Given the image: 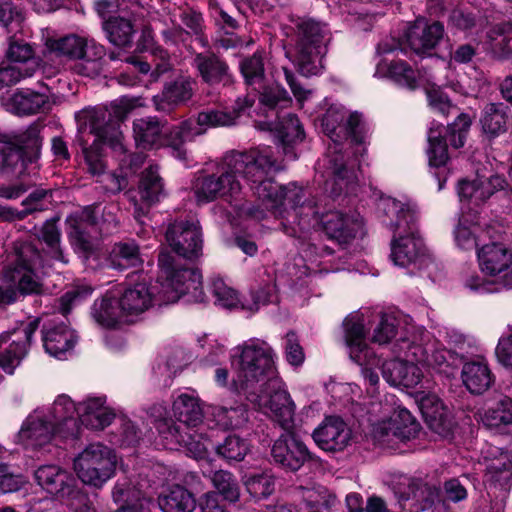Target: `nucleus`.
<instances>
[{
	"mask_svg": "<svg viewBox=\"0 0 512 512\" xmlns=\"http://www.w3.org/2000/svg\"><path fill=\"white\" fill-rule=\"evenodd\" d=\"M279 169L269 149L233 151L225 156L222 167L216 173L196 179L194 194L199 203L233 197L241 191L238 180L241 176L250 185L254 195L275 215L284 196L289 201H296L301 194L295 183L281 186L274 182L272 173Z\"/></svg>",
	"mask_w": 512,
	"mask_h": 512,
	"instance_id": "obj_1",
	"label": "nucleus"
},
{
	"mask_svg": "<svg viewBox=\"0 0 512 512\" xmlns=\"http://www.w3.org/2000/svg\"><path fill=\"white\" fill-rule=\"evenodd\" d=\"M298 188L301 190L298 199L289 201L284 196L275 213V217L283 219L281 226L287 235L295 237L299 232L308 231L322 224L326 235L340 245H345L356 237L361 228L358 220L338 211L326 213L320 218L318 211L315 210L314 201L306 198L302 187Z\"/></svg>",
	"mask_w": 512,
	"mask_h": 512,
	"instance_id": "obj_2",
	"label": "nucleus"
},
{
	"mask_svg": "<svg viewBox=\"0 0 512 512\" xmlns=\"http://www.w3.org/2000/svg\"><path fill=\"white\" fill-rule=\"evenodd\" d=\"M130 100L120 99L112 104V113L105 109H86L80 116L81 129L90 128L104 143H107L118 154L120 170L134 174L144 164L146 155L142 152L127 154L123 144V134L119 121H122L133 109Z\"/></svg>",
	"mask_w": 512,
	"mask_h": 512,
	"instance_id": "obj_3",
	"label": "nucleus"
},
{
	"mask_svg": "<svg viewBox=\"0 0 512 512\" xmlns=\"http://www.w3.org/2000/svg\"><path fill=\"white\" fill-rule=\"evenodd\" d=\"M240 349L236 375L230 389L243 393L246 398L260 404V393L266 383L276 384L273 349L266 342L249 341Z\"/></svg>",
	"mask_w": 512,
	"mask_h": 512,
	"instance_id": "obj_4",
	"label": "nucleus"
},
{
	"mask_svg": "<svg viewBox=\"0 0 512 512\" xmlns=\"http://www.w3.org/2000/svg\"><path fill=\"white\" fill-rule=\"evenodd\" d=\"M291 22L293 44L286 56L303 76L320 74L331 38L327 25L310 17H293Z\"/></svg>",
	"mask_w": 512,
	"mask_h": 512,
	"instance_id": "obj_5",
	"label": "nucleus"
},
{
	"mask_svg": "<svg viewBox=\"0 0 512 512\" xmlns=\"http://www.w3.org/2000/svg\"><path fill=\"white\" fill-rule=\"evenodd\" d=\"M378 207L387 217L388 226L409 233L392 242L391 258L393 262L402 267L415 262L423 251V242L416 237L414 231L418 219L416 205L385 197L380 200Z\"/></svg>",
	"mask_w": 512,
	"mask_h": 512,
	"instance_id": "obj_6",
	"label": "nucleus"
},
{
	"mask_svg": "<svg viewBox=\"0 0 512 512\" xmlns=\"http://www.w3.org/2000/svg\"><path fill=\"white\" fill-rule=\"evenodd\" d=\"M34 477L47 493L61 500L74 512H95L89 497L77 486L74 476L56 465L40 466Z\"/></svg>",
	"mask_w": 512,
	"mask_h": 512,
	"instance_id": "obj_7",
	"label": "nucleus"
},
{
	"mask_svg": "<svg viewBox=\"0 0 512 512\" xmlns=\"http://www.w3.org/2000/svg\"><path fill=\"white\" fill-rule=\"evenodd\" d=\"M43 256L31 243L16 241L10 264L4 272V278L14 286L22 295L42 294V283L34 273L32 267L43 263Z\"/></svg>",
	"mask_w": 512,
	"mask_h": 512,
	"instance_id": "obj_8",
	"label": "nucleus"
},
{
	"mask_svg": "<svg viewBox=\"0 0 512 512\" xmlns=\"http://www.w3.org/2000/svg\"><path fill=\"white\" fill-rule=\"evenodd\" d=\"M117 458L112 449L101 444L88 445L74 460V470L85 484L101 487L115 472Z\"/></svg>",
	"mask_w": 512,
	"mask_h": 512,
	"instance_id": "obj_9",
	"label": "nucleus"
},
{
	"mask_svg": "<svg viewBox=\"0 0 512 512\" xmlns=\"http://www.w3.org/2000/svg\"><path fill=\"white\" fill-rule=\"evenodd\" d=\"M161 276L165 278L162 284L167 302H175L191 290L197 291L202 286V275L193 267L181 266L168 251H162L158 256Z\"/></svg>",
	"mask_w": 512,
	"mask_h": 512,
	"instance_id": "obj_10",
	"label": "nucleus"
},
{
	"mask_svg": "<svg viewBox=\"0 0 512 512\" xmlns=\"http://www.w3.org/2000/svg\"><path fill=\"white\" fill-rule=\"evenodd\" d=\"M344 118L345 112L337 106H330L322 118L323 131L334 142L332 146H329L328 157L330 158L329 163L334 175L335 185L338 186V190H334L335 194H340L343 190L348 191L349 187L357 180L354 170L352 167H348V162L335 138L337 136L336 130L340 127Z\"/></svg>",
	"mask_w": 512,
	"mask_h": 512,
	"instance_id": "obj_11",
	"label": "nucleus"
},
{
	"mask_svg": "<svg viewBox=\"0 0 512 512\" xmlns=\"http://www.w3.org/2000/svg\"><path fill=\"white\" fill-rule=\"evenodd\" d=\"M470 126L469 115L461 113L452 124L448 125L446 136L439 128H431L428 134L427 148L429 165L432 167L446 165L449 160L447 140L453 148L463 147Z\"/></svg>",
	"mask_w": 512,
	"mask_h": 512,
	"instance_id": "obj_12",
	"label": "nucleus"
},
{
	"mask_svg": "<svg viewBox=\"0 0 512 512\" xmlns=\"http://www.w3.org/2000/svg\"><path fill=\"white\" fill-rule=\"evenodd\" d=\"M165 237L178 256L195 260L202 255V230L197 221L176 220L168 226Z\"/></svg>",
	"mask_w": 512,
	"mask_h": 512,
	"instance_id": "obj_13",
	"label": "nucleus"
},
{
	"mask_svg": "<svg viewBox=\"0 0 512 512\" xmlns=\"http://www.w3.org/2000/svg\"><path fill=\"white\" fill-rule=\"evenodd\" d=\"M419 424L406 409H400L388 421L377 424L373 429L374 439L383 446L394 448L399 442L415 438Z\"/></svg>",
	"mask_w": 512,
	"mask_h": 512,
	"instance_id": "obj_14",
	"label": "nucleus"
},
{
	"mask_svg": "<svg viewBox=\"0 0 512 512\" xmlns=\"http://www.w3.org/2000/svg\"><path fill=\"white\" fill-rule=\"evenodd\" d=\"M395 493L403 509L421 512L433 507L439 499V488L421 478H405Z\"/></svg>",
	"mask_w": 512,
	"mask_h": 512,
	"instance_id": "obj_15",
	"label": "nucleus"
},
{
	"mask_svg": "<svg viewBox=\"0 0 512 512\" xmlns=\"http://www.w3.org/2000/svg\"><path fill=\"white\" fill-rule=\"evenodd\" d=\"M313 440L316 445L327 452L343 451L352 438V432L342 418L328 416L313 431Z\"/></svg>",
	"mask_w": 512,
	"mask_h": 512,
	"instance_id": "obj_16",
	"label": "nucleus"
},
{
	"mask_svg": "<svg viewBox=\"0 0 512 512\" xmlns=\"http://www.w3.org/2000/svg\"><path fill=\"white\" fill-rule=\"evenodd\" d=\"M273 460L282 467L299 470L305 462L312 458L305 443L294 434H283L273 444L271 449Z\"/></svg>",
	"mask_w": 512,
	"mask_h": 512,
	"instance_id": "obj_17",
	"label": "nucleus"
},
{
	"mask_svg": "<svg viewBox=\"0 0 512 512\" xmlns=\"http://www.w3.org/2000/svg\"><path fill=\"white\" fill-rule=\"evenodd\" d=\"M444 36V26L439 21L429 23L418 18L405 33L407 46L416 54H430Z\"/></svg>",
	"mask_w": 512,
	"mask_h": 512,
	"instance_id": "obj_18",
	"label": "nucleus"
},
{
	"mask_svg": "<svg viewBox=\"0 0 512 512\" xmlns=\"http://www.w3.org/2000/svg\"><path fill=\"white\" fill-rule=\"evenodd\" d=\"M4 108L16 115H33L43 112L49 103V94L45 91L17 89L1 97Z\"/></svg>",
	"mask_w": 512,
	"mask_h": 512,
	"instance_id": "obj_19",
	"label": "nucleus"
},
{
	"mask_svg": "<svg viewBox=\"0 0 512 512\" xmlns=\"http://www.w3.org/2000/svg\"><path fill=\"white\" fill-rule=\"evenodd\" d=\"M479 123L486 139L494 140L508 132L512 124V113L503 102H489L481 110Z\"/></svg>",
	"mask_w": 512,
	"mask_h": 512,
	"instance_id": "obj_20",
	"label": "nucleus"
},
{
	"mask_svg": "<svg viewBox=\"0 0 512 512\" xmlns=\"http://www.w3.org/2000/svg\"><path fill=\"white\" fill-rule=\"evenodd\" d=\"M46 419L62 437L78 434V406L66 395H61L54 401Z\"/></svg>",
	"mask_w": 512,
	"mask_h": 512,
	"instance_id": "obj_21",
	"label": "nucleus"
},
{
	"mask_svg": "<svg viewBox=\"0 0 512 512\" xmlns=\"http://www.w3.org/2000/svg\"><path fill=\"white\" fill-rule=\"evenodd\" d=\"M191 65L208 85H216L229 78L228 64L212 51L195 53Z\"/></svg>",
	"mask_w": 512,
	"mask_h": 512,
	"instance_id": "obj_22",
	"label": "nucleus"
},
{
	"mask_svg": "<svg viewBox=\"0 0 512 512\" xmlns=\"http://www.w3.org/2000/svg\"><path fill=\"white\" fill-rule=\"evenodd\" d=\"M382 376L392 386L413 388L420 383L423 373L410 361L393 359L383 363Z\"/></svg>",
	"mask_w": 512,
	"mask_h": 512,
	"instance_id": "obj_23",
	"label": "nucleus"
},
{
	"mask_svg": "<svg viewBox=\"0 0 512 512\" xmlns=\"http://www.w3.org/2000/svg\"><path fill=\"white\" fill-rule=\"evenodd\" d=\"M118 297L125 322H132L152 305V293L145 283L126 288Z\"/></svg>",
	"mask_w": 512,
	"mask_h": 512,
	"instance_id": "obj_24",
	"label": "nucleus"
},
{
	"mask_svg": "<svg viewBox=\"0 0 512 512\" xmlns=\"http://www.w3.org/2000/svg\"><path fill=\"white\" fill-rule=\"evenodd\" d=\"M115 413L104 405L102 398H89L78 404V419L82 425L102 430L111 424Z\"/></svg>",
	"mask_w": 512,
	"mask_h": 512,
	"instance_id": "obj_25",
	"label": "nucleus"
},
{
	"mask_svg": "<svg viewBox=\"0 0 512 512\" xmlns=\"http://www.w3.org/2000/svg\"><path fill=\"white\" fill-rule=\"evenodd\" d=\"M409 355L416 362L438 373H443L447 376L453 374V368L449 363V358L452 357L451 353L444 348L438 347L435 343L427 346H412L409 350Z\"/></svg>",
	"mask_w": 512,
	"mask_h": 512,
	"instance_id": "obj_26",
	"label": "nucleus"
},
{
	"mask_svg": "<svg viewBox=\"0 0 512 512\" xmlns=\"http://www.w3.org/2000/svg\"><path fill=\"white\" fill-rule=\"evenodd\" d=\"M478 260L482 272L495 276L511 265L512 253L503 244L490 243L478 251Z\"/></svg>",
	"mask_w": 512,
	"mask_h": 512,
	"instance_id": "obj_27",
	"label": "nucleus"
},
{
	"mask_svg": "<svg viewBox=\"0 0 512 512\" xmlns=\"http://www.w3.org/2000/svg\"><path fill=\"white\" fill-rule=\"evenodd\" d=\"M42 334L46 352L54 357H61L70 351L77 341L75 332L64 324L44 327Z\"/></svg>",
	"mask_w": 512,
	"mask_h": 512,
	"instance_id": "obj_28",
	"label": "nucleus"
},
{
	"mask_svg": "<svg viewBox=\"0 0 512 512\" xmlns=\"http://www.w3.org/2000/svg\"><path fill=\"white\" fill-rule=\"evenodd\" d=\"M91 314L99 325L106 328H114L125 322L118 297L112 293H106L102 298L97 299L93 304Z\"/></svg>",
	"mask_w": 512,
	"mask_h": 512,
	"instance_id": "obj_29",
	"label": "nucleus"
},
{
	"mask_svg": "<svg viewBox=\"0 0 512 512\" xmlns=\"http://www.w3.org/2000/svg\"><path fill=\"white\" fill-rule=\"evenodd\" d=\"M267 406L270 416L281 428L289 431L293 427L295 404L286 390L276 389L270 395Z\"/></svg>",
	"mask_w": 512,
	"mask_h": 512,
	"instance_id": "obj_30",
	"label": "nucleus"
},
{
	"mask_svg": "<svg viewBox=\"0 0 512 512\" xmlns=\"http://www.w3.org/2000/svg\"><path fill=\"white\" fill-rule=\"evenodd\" d=\"M462 380L466 388L473 394H482L490 388L494 381L488 365L479 361L464 364Z\"/></svg>",
	"mask_w": 512,
	"mask_h": 512,
	"instance_id": "obj_31",
	"label": "nucleus"
},
{
	"mask_svg": "<svg viewBox=\"0 0 512 512\" xmlns=\"http://www.w3.org/2000/svg\"><path fill=\"white\" fill-rule=\"evenodd\" d=\"M195 81L189 77H179L173 82L167 83L162 91L161 100L154 97L157 110H165L164 102L167 104H180L191 99L194 92Z\"/></svg>",
	"mask_w": 512,
	"mask_h": 512,
	"instance_id": "obj_32",
	"label": "nucleus"
},
{
	"mask_svg": "<svg viewBox=\"0 0 512 512\" xmlns=\"http://www.w3.org/2000/svg\"><path fill=\"white\" fill-rule=\"evenodd\" d=\"M103 29L109 42L118 47H130L136 33L133 21L122 16H111L104 20Z\"/></svg>",
	"mask_w": 512,
	"mask_h": 512,
	"instance_id": "obj_33",
	"label": "nucleus"
},
{
	"mask_svg": "<svg viewBox=\"0 0 512 512\" xmlns=\"http://www.w3.org/2000/svg\"><path fill=\"white\" fill-rule=\"evenodd\" d=\"M54 434H58L47 419L31 416L19 432L22 441L32 447L48 443Z\"/></svg>",
	"mask_w": 512,
	"mask_h": 512,
	"instance_id": "obj_34",
	"label": "nucleus"
},
{
	"mask_svg": "<svg viewBox=\"0 0 512 512\" xmlns=\"http://www.w3.org/2000/svg\"><path fill=\"white\" fill-rule=\"evenodd\" d=\"M158 505L163 512H193L196 501L186 488L176 485L158 497Z\"/></svg>",
	"mask_w": 512,
	"mask_h": 512,
	"instance_id": "obj_35",
	"label": "nucleus"
},
{
	"mask_svg": "<svg viewBox=\"0 0 512 512\" xmlns=\"http://www.w3.org/2000/svg\"><path fill=\"white\" fill-rule=\"evenodd\" d=\"M46 45L50 52L76 60L79 57H84L88 52L90 41L79 35L71 34L58 39H50Z\"/></svg>",
	"mask_w": 512,
	"mask_h": 512,
	"instance_id": "obj_36",
	"label": "nucleus"
},
{
	"mask_svg": "<svg viewBox=\"0 0 512 512\" xmlns=\"http://www.w3.org/2000/svg\"><path fill=\"white\" fill-rule=\"evenodd\" d=\"M162 123L154 117L136 119L133 122V135L137 147L152 148L160 141Z\"/></svg>",
	"mask_w": 512,
	"mask_h": 512,
	"instance_id": "obj_37",
	"label": "nucleus"
},
{
	"mask_svg": "<svg viewBox=\"0 0 512 512\" xmlns=\"http://www.w3.org/2000/svg\"><path fill=\"white\" fill-rule=\"evenodd\" d=\"M141 199L149 206L158 202L164 196V182L159 174V167L155 164L149 165L141 175L139 183Z\"/></svg>",
	"mask_w": 512,
	"mask_h": 512,
	"instance_id": "obj_38",
	"label": "nucleus"
},
{
	"mask_svg": "<svg viewBox=\"0 0 512 512\" xmlns=\"http://www.w3.org/2000/svg\"><path fill=\"white\" fill-rule=\"evenodd\" d=\"M205 133L204 128L198 124L197 118L182 121L170 131L168 145L173 149L174 155L179 159H186V150L183 144L186 140Z\"/></svg>",
	"mask_w": 512,
	"mask_h": 512,
	"instance_id": "obj_39",
	"label": "nucleus"
},
{
	"mask_svg": "<svg viewBox=\"0 0 512 512\" xmlns=\"http://www.w3.org/2000/svg\"><path fill=\"white\" fill-rule=\"evenodd\" d=\"M175 418L186 426H197L202 422L203 410L198 398L181 394L173 403Z\"/></svg>",
	"mask_w": 512,
	"mask_h": 512,
	"instance_id": "obj_40",
	"label": "nucleus"
},
{
	"mask_svg": "<svg viewBox=\"0 0 512 512\" xmlns=\"http://www.w3.org/2000/svg\"><path fill=\"white\" fill-rule=\"evenodd\" d=\"M44 126L34 122L24 131L14 136V144L24 151L29 163L36 161L40 156L43 136L41 135Z\"/></svg>",
	"mask_w": 512,
	"mask_h": 512,
	"instance_id": "obj_41",
	"label": "nucleus"
},
{
	"mask_svg": "<svg viewBox=\"0 0 512 512\" xmlns=\"http://www.w3.org/2000/svg\"><path fill=\"white\" fill-rule=\"evenodd\" d=\"M108 262L118 270L137 267L142 262L138 245L132 241L115 243L109 253Z\"/></svg>",
	"mask_w": 512,
	"mask_h": 512,
	"instance_id": "obj_42",
	"label": "nucleus"
},
{
	"mask_svg": "<svg viewBox=\"0 0 512 512\" xmlns=\"http://www.w3.org/2000/svg\"><path fill=\"white\" fill-rule=\"evenodd\" d=\"M277 135L285 155L295 159L296 156L291 150V145L304 139V130L299 118L294 114L284 117L279 124Z\"/></svg>",
	"mask_w": 512,
	"mask_h": 512,
	"instance_id": "obj_43",
	"label": "nucleus"
},
{
	"mask_svg": "<svg viewBox=\"0 0 512 512\" xmlns=\"http://www.w3.org/2000/svg\"><path fill=\"white\" fill-rule=\"evenodd\" d=\"M240 72L246 85L254 90H260L267 82L263 53L255 52L252 56L243 59L240 63Z\"/></svg>",
	"mask_w": 512,
	"mask_h": 512,
	"instance_id": "obj_44",
	"label": "nucleus"
},
{
	"mask_svg": "<svg viewBox=\"0 0 512 512\" xmlns=\"http://www.w3.org/2000/svg\"><path fill=\"white\" fill-rule=\"evenodd\" d=\"M486 481L494 486L506 487L512 482V460L509 454L500 453L486 466Z\"/></svg>",
	"mask_w": 512,
	"mask_h": 512,
	"instance_id": "obj_45",
	"label": "nucleus"
},
{
	"mask_svg": "<svg viewBox=\"0 0 512 512\" xmlns=\"http://www.w3.org/2000/svg\"><path fill=\"white\" fill-rule=\"evenodd\" d=\"M478 203L486 202L491 196L497 192H502L508 204L507 208L512 206V189H508V183L504 177L493 175L489 178L477 177Z\"/></svg>",
	"mask_w": 512,
	"mask_h": 512,
	"instance_id": "obj_46",
	"label": "nucleus"
},
{
	"mask_svg": "<svg viewBox=\"0 0 512 512\" xmlns=\"http://www.w3.org/2000/svg\"><path fill=\"white\" fill-rule=\"evenodd\" d=\"M104 55V46L90 41V46L85 56L76 59L79 60V62L74 66L75 73L91 78L99 75L102 70L101 60Z\"/></svg>",
	"mask_w": 512,
	"mask_h": 512,
	"instance_id": "obj_47",
	"label": "nucleus"
},
{
	"mask_svg": "<svg viewBox=\"0 0 512 512\" xmlns=\"http://www.w3.org/2000/svg\"><path fill=\"white\" fill-rule=\"evenodd\" d=\"M28 159L24 151L12 143H0V172L22 174Z\"/></svg>",
	"mask_w": 512,
	"mask_h": 512,
	"instance_id": "obj_48",
	"label": "nucleus"
},
{
	"mask_svg": "<svg viewBox=\"0 0 512 512\" xmlns=\"http://www.w3.org/2000/svg\"><path fill=\"white\" fill-rule=\"evenodd\" d=\"M482 422L490 428L512 426V399L504 398L495 407L488 409L482 416Z\"/></svg>",
	"mask_w": 512,
	"mask_h": 512,
	"instance_id": "obj_49",
	"label": "nucleus"
},
{
	"mask_svg": "<svg viewBox=\"0 0 512 512\" xmlns=\"http://www.w3.org/2000/svg\"><path fill=\"white\" fill-rule=\"evenodd\" d=\"M214 416L225 428L238 429L248 421V410L243 404L235 406H218L214 408Z\"/></svg>",
	"mask_w": 512,
	"mask_h": 512,
	"instance_id": "obj_50",
	"label": "nucleus"
},
{
	"mask_svg": "<svg viewBox=\"0 0 512 512\" xmlns=\"http://www.w3.org/2000/svg\"><path fill=\"white\" fill-rule=\"evenodd\" d=\"M215 451L226 461H242L249 451V446L241 437L229 435L222 443L215 446Z\"/></svg>",
	"mask_w": 512,
	"mask_h": 512,
	"instance_id": "obj_51",
	"label": "nucleus"
},
{
	"mask_svg": "<svg viewBox=\"0 0 512 512\" xmlns=\"http://www.w3.org/2000/svg\"><path fill=\"white\" fill-rule=\"evenodd\" d=\"M346 134L350 137L351 143L355 146L354 155L363 157L366 153V128L362 120V115L353 112L349 115L345 126Z\"/></svg>",
	"mask_w": 512,
	"mask_h": 512,
	"instance_id": "obj_52",
	"label": "nucleus"
},
{
	"mask_svg": "<svg viewBox=\"0 0 512 512\" xmlns=\"http://www.w3.org/2000/svg\"><path fill=\"white\" fill-rule=\"evenodd\" d=\"M298 493L303 502L308 507L328 509L334 502L335 496L330 494L328 490L321 485H312L311 487H299Z\"/></svg>",
	"mask_w": 512,
	"mask_h": 512,
	"instance_id": "obj_53",
	"label": "nucleus"
},
{
	"mask_svg": "<svg viewBox=\"0 0 512 512\" xmlns=\"http://www.w3.org/2000/svg\"><path fill=\"white\" fill-rule=\"evenodd\" d=\"M256 91L259 93V103L268 110L283 108L291 102L287 91L278 85L269 86L265 82L264 86Z\"/></svg>",
	"mask_w": 512,
	"mask_h": 512,
	"instance_id": "obj_54",
	"label": "nucleus"
},
{
	"mask_svg": "<svg viewBox=\"0 0 512 512\" xmlns=\"http://www.w3.org/2000/svg\"><path fill=\"white\" fill-rule=\"evenodd\" d=\"M211 480L215 489L225 500L230 502L238 501L240 496L239 484L230 472L224 470L216 471Z\"/></svg>",
	"mask_w": 512,
	"mask_h": 512,
	"instance_id": "obj_55",
	"label": "nucleus"
},
{
	"mask_svg": "<svg viewBox=\"0 0 512 512\" xmlns=\"http://www.w3.org/2000/svg\"><path fill=\"white\" fill-rule=\"evenodd\" d=\"M112 498L120 506L148 502L142 491L127 479L115 484L112 490Z\"/></svg>",
	"mask_w": 512,
	"mask_h": 512,
	"instance_id": "obj_56",
	"label": "nucleus"
},
{
	"mask_svg": "<svg viewBox=\"0 0 512 512\" xmlns=\"http://www.w3.org/2000/svg\"><path fill=\"white\" fill-rule=\"evenodd\" d=\"M237 119V113L219 109H207L201 111L197 115V122L204 128V132L208 128L224 127L234 125Z\"/></svg>",
	"mask_w": 512,
	"mask_h": 512,
	"instance_id": "obj_57",
	"label": "nucleus"
},
{
	"mask_svg": "<svg viewBox=\"0 0 512 512\" xmlns=\"http://www.w3.org/2000/svg\"><path fill=\"white\" fill-rule=\"evenodd\" d=\"M179 10V18L186 28L197 37L203 47L208 46V39L203 34L204 19L202 14L187 4L180 6Z\"/></svg>",
	"mask_w": 512,
	"mask_h": 512,
	"instance_id": "obj_58",
	"label": "nucleus"
},
{
	"mask_svg": "<svg viewBox=\"0 0 512 512\" xmlns=\"http://www.w3.org/2000/svg\"><path fill=\"white\" fill-rule=\"evenodd\" d=\"M387 74L396 83L406 86L410 89L417 87V72L402 60L391 61L387 64Z\"/></svg>",
	"mask_w": 512,
	"mask_h": 512,
	"instance_id": "obj_59",
	"label": "nucleus"
},
{
	"mask_svg": "<svg viewBox=\"0 0 512 512\" xmlns=\"http://www.w3.org/2000/svg\"><path fill=\"white\" fill-rule=\"evenodd\" d=\"M99 207L87 206L66 219L69 229H84L96 231L99 225Z\"/></svg>",
	"mask_w": 512,
	"mask_h": 512,
	"instance_id": "obj_60",
	"label": "nucleus"
},
{
	"mask_svg": "<svg viewBox=\"0 0 512 512\" xmlns=\"http://www.w3.org/2000/svg\"><path fill=\"white\" fill-rule=\"evenodd\" d=\"M491 52L494 58L506 60L512 56V23H503L498 29V36L493 39Z\"/></svg>",
	"mask_w": 512,
	"mask_h": 512,
	"instance_id": "obj_61",
	"label": "nucleus"
},
{
	"mask_svg": "<svg viewBox=\"0 0 512 512\" xmlns=\"http://www.w3.org/2000/svg\"><path fill=\"white\" fill-rule=\"evenodd\" d=\"M149 413L151 417L154 418V422L156 424V428L159 433L164 435H170L177 442H185L184 436L181 433V428L172 423L171 420L166 418V408L162 405H154L150 408Z\"/></svg>",
	"mask_w": 512,
	"mask_h": 512,
	"instance_id": "obj_62",
	"label": "nucleus"
},
{
	"mask_svg": "<svg viewBox=\"0 0 512 512\" xmlns=\"http://www.w3.org/2000/svg\"><path fill=\"white\" fill-rule=\"evenodd\" d=\"M52 194L51 189L44 188L31 192L21 203L26 216L47 210L52 202Z\"/></svg>",
	"mask_w": 512,
	"mask_h": 512,
	"instance_id": "obj_63",
	"label": "nucleus"
},
{
	"mask_svg": "<svg viewBox=\"0 0 512 512\" xmlns=\"http://www.w3.org/2000/svg\"><path fill=\"white\" fill-rule=\"evenodd\" d=\"M274 487V478L268 474L254 475L246 481L247 491L257 500L270 496L274 491Z\"/></svg>",
	"mask_w": 512,
	"mask_h": 512,
	"instance_id": "obj_64",
	"label": "nucleus"
}]
</instances>
